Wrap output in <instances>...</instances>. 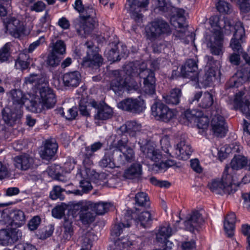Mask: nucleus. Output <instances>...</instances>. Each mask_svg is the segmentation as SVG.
<instances>
[{"instance_id": "f257e3e1", "label": "nucleus", "mask_w": 250, "mask_h": 250, "mask_svg": "<svg viewBox=\"0 0 250 250\" xmlns=\"http://www.w3.org/2000/svg\"><path fill=\"white\" fill-rule=\"evenodd\" d=\"M229 168L226 167L221 180H213L208 186L209 189L217 194H233L237 190L236 176L229 173Z\"/></svg>"}, {"instance_id": "f03ea898", "label": "nucleus", "mask_w": 250, "mask_h": 250, "mask_svg": "<svg viewBox=\"0 0 250 250\" xmlns=\"http://www.w3.org/2000/svg\"><path fill=\"white\" fill-rule=\"evenodd\" d=\"M133 71L131 76L135 77L139 76L143 79V91L149 95H153L156 93V79L154 71L146 68L145 64H142L138 67L135 66L132 68Z\"/></svg>"}, {"instance_id": "7ed1b4c3", "label": "nucleus", "mask_w": 250, "mask_h": 250, "mask_svg": "<svg viewBox=\"0 0 250 250\" xmlns=\"http://www.w3.org/2000/svg\"><path fill=\"white\" fill-rule=\"evenodd\" d=\"M134 65L127 66L126 72L124 71L116 70L113 71V78L110 83V88L116 94L120 95L125 89L130 87L131 80L134 77L130 74L133 71L132 68Z\"/></svg>"}, {"instance_id": "20e7f679", "label": "nucleus", "mask_w": 250, "mask_h": 250, "mask_svg": "<svg viewBox=\"0 0 250 250\" xmlns=\"http://www.w3.org/2000/svg\"><path fill=\"white\" fill-rule=\"evenodd\" d=\"M140 149L143 153V155L146 158L155 162L153 165V169L157 168V170L165 171L168 168L176 165V162L172 160H167L165 162L162 161L159 163L160 161L163 159V154L159 150L155 149L154 146L149 143L141 146Z\"/></svg>"}, {"instance_id": "39448f33", "label": "nucleus", "mask_w": 250, "mask_h": 250, "mask_svg": "<svg viewBox=\"0 0 250 250\" xmlns=\"http://www.w3.org/2000/svg\"><path fill=\"white\" fill-rule=\"evenodd\" d=\"M168 9L169 13L167 14V18H170L171 25L176 28L180 29L177 30L176 36L181 39H184L185 36H188L189 32L187 30V24L184 17L185 10L172 6L169 7Z\"/></svg>"}, {"instance_id": "423d86ee", "label": "nucleus", "mask_w": 250, "mask_h": 250, "mask_svg": "<svg viewBox=\"0 0 250 250\" xmlns=\"http://www.w3.org/2000/svg\"><path fill=\"white\" fill-rule=\"evenodd\" d=\"M81 14L83 21L77 27V31L80 35L85 36L92 32L98 22L96 11L92 5H85Z\"/></svg>"}, {"instance_id": "0eeeda50", "label": "nucleus", "mask_w": 250, "mask_h": 250, "mask_svg": "<svg viewBox=\"0 0 250 250\" xmlns=\"http://www.w3.org/2000/svg\"><path fill=\"white\" fill-rule=\"evenodd\" d=\"M147 39L154 41L164 35H169L171 29L169 23L163 19H155L149 23L146 27Z\"/></svg>"}, {"instance_id": "6e6552de", "label": "nucleus", "mask_w": 250, "mask_h": 250, "mask_svg": "<svg viewBox=\"0 0 250 250\" xmlns=\"http://www.w3.org/2000/svg\"><path fill=\"white\" fill-rule=\"evenodd\" d=\"M40 99L39 103L35 101H30L31 110L40 112L42 108H53L56 102V99L53 90L48 87H42L40 90Z\"/></svg>"}, {"instance_id": "1a4fd4ad", "label": "nucleus", "mask_w": 250, "mask_h": 250, "mask_svg": "<svg viewBox=\"0 0 250 250\" xmlns=\"http://www.w3.org/2000/svg\"><path fill=\"white\" fill-rule=\"evenodd\" d=\"M86 47V55L83 57L81 64L85 67L98 68L103 63V58L96 50V47L91 42L84 43Z\"/></svg>"}, {"instance_id": "9d476101", "label": "nucleus", "mask_w": 250, "mask_h": 250, "mask_svg": "<svg viewBox=\"0 0 250 250\" xmlns=\"http://www.w3.org/2000/svg\"><path fill=\"white\" fill-rule=\"evenodd\" d=\"M89 205L87 202H79L73 206V216L78 215L80 221L84 225L91 224L95 219V215L91 212L92 209Z\"/></svg>"}, {"instance_id": "9b49d317", "label": "nucleus", "mask_w": 250, "mask_h": 250, "mask_svg": "<svg viewBox=\"0 0 250 250\" xmlns=\"http://www.w3.org/2000/svg\"><path fill=\"white\" fill-rule=\"evenodd\" d=\"M151 111L157 120L165 122H169L175 116L173 110L161 102H155L151 106Z\"/></svg>"}, {"instance_id": "f8f14e48", "label": "nucleus", "mask_w": 250, "mask_h": 250, "mask_svg": "<svg viewBox=\"0 0 250 250\" xmlns=\"http://www.w3.org/2000/svg\"><path fill=\"white\" fill-rule=\"evenodd\" d=\"M118 107L132 113L139 114L146 108L144 100L141 99L126 98L118 104Z\"/></svg>"}, {"instance_id": "ddd939ff", "label": "nucleus", "mask_w": 250, "mask_h": 250, "mask_svg": "<svg viewBox=\"0 0 250 250\" xmlns=\"http://www.w3.org/2000/svg\"><path fill=\"white\" fill-rule=\"evenodd\" d=\"M235 32L230 42V47L234 52L241 54L243 48L241 43L245 36V29L241 22H237L234 26Z\"/></svg>"}, {"instance_id": "4468645a", "label": "nucleus", "mask_w": 250, "mask_h": 250, "mask_svg": "<svg viewBox=\"0 0 250 250\" xmlns=\"http://www.w3.org/2000/svg\"><path fill=\"white\" fill-rule=\"evenodd\" d=\"M4 23L6 32L15 38H19L23 33L24 28L21 21L14 17H8Z\"/></svg>"}, {"instance_id": "2eb2a0df", "label": "nucleus", "mask_w": 250, "mask_h": 250, "mask_svg": "<svg viewBox=\"0 0 250 250\" xmlns=\"http://www.w3.org/2000/svg\"><path fill=\"white\" fill-rule=\"evenodd\" d=\"M180 75L183 78L199 82L197 62L194 59L188 60L181 67Z\"/></svg>"}, {"instance_id": "dca6fc26", "label": "nucleus", "mask_w": 250, "mask_h": 250, "mask_svg": "<svg viewBox=\"0 0 250 250\" xmlns=\"http://www.w3.org/2000/svg\"><path fill=\"white\" fill-rule=\"evenodd\" d=\"M112 141L107 148L111 151L115 152H121L123 148L127 146L128 139L126 134L123 132H118L117 134L112 137Z\"/></svg>"}, {"instance_id": "f3484780", "label": "nucleus", "mask_w": 250, "mask_h": 250, "mask_svg": "<svg viewBox=\"0 0 250 250\" xmlns=\"http://www.w3.org/2000/svg\"><path fill=\"white\" fill-rule=\"evenodd\" d=\"M131 210H126L124 216L121 218V222L116 224L111 230V234L113 236L118 237L123 232L125 228H129L132 222L133 216Z\"/></svg>"}, {"instance_id": "a211bd4d", "label": "nucleus", "mask_w": 250, "mask_h": 250, "mask_svg": "<svg viewBox=\"0 0 250 250\" xmlns=\"http://www.w3.org/2000/svg\"><path fill=\"white\" fill-rule=\"evenodd\" d=\"M22 110L17 109L12 106L5 107L2 111V116L4 122L10 126H12L16 121L22 116Z\"/></svg>"}, {"instance_id": "6ab92c4d", "label": "nucleus", "mask_w": 250, "mask_h": 250, "mask_svg": "<svg viewBox=\"0 0 250 250\" xmlns=\"http://www.w3.org/2000/svg\"><path fill=\"white\" fill-rule=\"evenodd\" d=\"M176 157L180 160H186L192 152V148L185 136L181 137L175 148Z\"/></svg>"}, {"instance_id": "aec40b11", "label": "nucleus", "mask_w": 250, "mask_h": 250, "mask_svg": "<svg viewBox=\"0 0 250 250\" xmlns=\"http://www.w3.org/2000/svg\"><path fill=\"white\" fill-rule=\"evenodd\" d=\"M223 36V34L220 30H216L210 37L208 45L213 55H220L222 54Z\"/></svg>"}, {"instance_id": "412c9836", "label": "nucleus", "mask_w": 250, "mask_h": 250, "mask_svg": "<svg viewBox=\"0 0 250 250\" xmlns=\"http://www.w3.org/2000/svg\"><path fill=\"white\" fill-rule=\"evenodd\" d=\"M243 92L236 94L234 106L235 109H239L247 119H250V102L246 97H243Z\"/></svg>"}, {"instance_id": "4be33fe9", "label": "nucleus", "mask_w": 250, "mask_h": 250, "mask_svg": "<svg viewBox=\"0 0 250 250\" xmlns=\"http://www.w3.org/2000/svg\"><path fill=\"white\" fill-rule=\"evenodd\" d=\"M230 167L226 166L229 168V173L231 174L233 170H239L244 167L250 170V159L248 160L247 158L243 155L235 154L230 162Z\"/></svg>"}, {"instance_id": "5701e85b", "label": "nucleus", "mask_w": 250, "mask_h": 250, "mask_svg": "<svg viewBox=\"0 0 250 250\" xmlns=\"http://www.w3.org/2000/svg\"><path fill=\"white\" fill-rule=\"evenodd\" d=\"M182 97V89L175 87L171 89L169 93L163 95V101L169 105H176L179 104Z\"/></svg>"}, {"instance_id": "b1692460", "label": "nucleus", "mask_w": 250, "mask_h": 250, "mask_svg": "<svg viewBox=\"0 0 250 250\" xmlns=\"http://www.w3.org/2000/svg\"><path fill=\"white\" fill-rule=\"evenodd\" d=\"M9 97L12 102L11 106L22 110V107L27 98L20 89H13L9 92Z\"/></svg>"}, {"instance_id": "393cba45", "label": "nucleus", "mask_w": 250, "mask_h": 250, "mask_svg": "<svg viewBox=\"0 0 250 250\" xmlns=\"http://www.w3.org/2000/svg\"><path fill=\"white\" fill-rule=\"evenodd\" d=\"M62 81L65 86L76 87L81 81V75L77 71L67 72L63 75Z\"/></svg>"}, {"instance_id": "a878e982", "label": "nucleus", "mask_w": 250, "mask_h": 250, "mask_svg": "<svg viewBox=\"0 0 250 250\" xmlns=\"http://www.w3.org/2000/svg\"><path fill=\"white\" fill-rule=\"evenodd\" d=\"M203 222L201 214L198 211H194L191 213L190 217L184 222V225L187 230L193 232Z\"/></svg>"}, {"instance_id": "bb28decb", "label": "nucleus", "mask_w": 250, "mask_h": 250, "mask_svg": "<svg viewBox=\"0 0 250 250\" xmlns=\"http://www.w3.org/2000/svg\"><path fill=\"white\" fill-rule=\"evenodd\" d=\"M200 98H201V100L199 105L200 107L203 108H208L211 106L213 103V96L208 92H206L203 94L201 92L196 93L190 103H192L195 101H198Z\"/></svg>"}, {"instance_id": "cd10ccee", "label": "nucleus", "mask_w": 250, "mask_h": 250, "mask_svg": "<svg viewBox=\"0 0 250 250\" xmlns=\"http://www.w3.org/2000/svg\"><path fill=\"white\" fill-rule=\"evenodd\" d=\"M58 144L53 139L47 140L43 149L41 151L42 158L50 160L55 155L58 149Z\"/></svg>"}, {"instance_id": "c85d7f7f", "label": "nucleus", "mask_w": 250, "mask_h": 250, "mask_svg": "<svg viewBox=\"0 0 250 250\" xmlns=\"http://www.w3.org/2000/svg\"><path fill=\"white\" fill-rule=\"evenodd\" d=\"M33 163V159L27 154L18 156L14 159L15 167L21 170H28L31 167Z\"/></svg>"}, {"instance_id": "c756f323", "label": "nucleus", "mask_w": 250, "mask_h": 250, "mask_svg": "<svg viewBox=\"0 0 250 250\" xmlns=\"http://www.w3.org/2000/svg\"><path fill=\"white\" fill-rule=\"evenodd\" d=\"M73 220L69 216H64V222L61 227V235L62 239L66 241L69 240L74 233Z\"/></svg>"}, {"instance_id": "7c9ffc66", "label": "nucleus", "mask_w": 250, "mask_h": 250, "mask_svg": "<svg viewBox=\"0 0 250 250\" xmlns=\"http://www.w3.org/2000/svg\"><path fill=\"white\" fill-rule=\"evenodd\" d=\"M142 128V125L136 121H128L120 127V131L128 133L132 137L135 136L137 132Z\"/></svg>"}, {"instance_id": "2f4dec72", "label": "nucleus", "mask_w": 250, "mask_h": 250, "mask_svg": "<svg viewBox=\"0 0 250 250\" xmlns=\"http://www.w3.org/2000/svg\"><path fill=\"white\" fill-rule=\"evenodd\" d=\"M119 156L117 158V164L118 167L125 166L127 163H131L134 160L135 153L130 147H126L125 152H120Z\"/></svg>"}, {"instance_id": "473e14b6", "label": "nucleus", "mask_w": 250, "mask_h": 250, "mask_svg": "<svg viewBox=\"0 0 250 250\" xmlns=\"http://www.w3.org/2000/svg\"><path fill=\"white\" fill-rule=\"evenodd\" d=\"M135 215V213L132 212V220L134 219V221L137 223V225L140 223V226L144 228L150 227L152 223L153 218L149 211H143L138 215L137 217H136Z\"/></svg>"}, {"instance_id": "72a5a7b5", "label": "nucleus", "mask_w": 250, "mask_h": 250, "mask_svg": "<svg viewBox=\"0 0 250 250\" xmlns=\"http://www.w3.org/2000/svg\"><path fill=\"white\" fill-rule=\"evenodd\" d=\"M115 153L111 151V149L107 148L105 154L99 162V165L103 167L114 168L119 167L117 164V159H113V155Z\"/></svg>"}, {"instance_id": "f704fd0d", "label": "nucleus", "mask_w": 250, "mask_h": 250, "mask_svg": "<svg viewBox=\"0 0 250 250\" xmlns=\"http://www.w3.org/2000/svg\"><path fill=\"white\" fill-rule=\"evenodd\" d=\"M236 215L234 212L228 214L225 219L224 227L228 237H231L234 234Z\"/></svg>"}, {"instance_id": "c9c22d12", "label": "nucleus", "mask_w": 250, "mask_h": 250, "mask_svg": "<svg viewBox=\"0 0 250 250\" xmlns=\"http://www.w3.org/2000/svg\"><path fill=\"white\" fill-rule=\"evenodd\" d=\"M92 210L94 211L98 215H103L108 212L110 208L113 207V205L109 202H100L98 203H92L87 202Z\"/></svg>"}, {"instance_id": "e433bc0d", "label": "nucleus", "mask_w": 250, "mask_h": 250, "mask_svg": "<svg viewBox=\"0 0 250 250\" xmlns=\"http://www.w3.org/2000/svg\"><path fill=\"white\" fill-rule=\"evenodd\" d=\"M11 219V225H15L17 227H20L25 224L26 221L25 215L24 212L21 210H14L9 215Z\"/></svg>"}, {"instance_id": "4c0bfd02", "label": "nucleus", "mask_w": 250, "mask_h": 250, "mask_svg": "<svg viewBox=\"0 0 250 250\" xmlns=\"http://www.w3.org/2000/svg\"><path fill=\"white\" fill-rule=\"evenodd\" d=\"M217 70L218 67L214 66L207 67L206 73L203 78V80L202 81L199 79V83H201L204 86H208L212 82L213 79H215Z\"/></svg>"}, {"instance_id": "58836bf2", "label": "nucleus", "mask_w": 250, "mask_h": 250, "mask_svg": "<svg viewBox=\"0 0 250 250\" xmlns=\"http://www.w3.org/2000/svg\"><path fill=\"white\" fill-rule=\"evenodd\" d=\"M142 173L141 165L139 164H133L125 171L124 177L126 179H133L139 177Z\"/></svg>"}, {"instance_id": "ea45409f", "label": "nucleus", "mask_w": 250, "mask_h": 250, "mask_svg": "<svg viewBox=\"0 0 250 250\" xmlns=\"http://www.w3.org/2000/svg\"><path fill=\"white\" fill-rule=\"evenodd\" d=\"M113 114L112 108L105 104L98 107L97 113L95 115V119L97 120H106L110 118Z\"/></svg>"}, {"instance_id": "a19ab883", "label": "nucleus", "mask_w": 250, "mask_h": 250, "mask_svg": "<svg viewBox=\"0 0 250 250\" xmlns=\"http://www.w3.org/2000/svg\"><path fill=\"white\" fill-rule=\"evenodd\" d=\"M132 245V242L129 240L128 237L126 236L116 240L112 249L110 250H130V246Z\"/></svg>"}, {"instance_id": "79ce46f5", "label": "nucleus", "mask_w": 250, "mask_h": 250, "mask_svg": "<svg viewBox=\"0 0 250 250\" xmlns=\"http://www.w3.org/2000/svg\"><path fill=\"white\" fill-rule=\"evenodd\" d=\"M172 229L169 225L160 227L156 233L157 240L159 242L165 241L172 235Z\"/></svg>"}, {"instance_id": "37998d69", "label": "nucleus", "mask_w": 250, "mask_h": 250, "mask_svg": "<svg viewBox=\"0 0 250 250\" xmlns=\"http://www.w3.org/2000/svg\"><path fill=\"white\" fill-rule=\"evenodd\" d=\"M12 47V42H8L0 48V63L9 62L11 57Z\"/></svg>"}, {"instance_id": "c03bdc74", "label": "nucleus", "mask_w": 250, "mask_h": 250, "mask_svg": "<svg viewBox=\"0 0 250 250\" xmlns=\"http://www.w3.org/2000/svg\"><path fill=\"white\" fill-rule=\"evenodd\" d=\"M31 60L28 55L21 54L15 61V67L21 70H25L28 68Z\"/></svg>"}, {"instance_id": "a18cd8bd", "label": "nucleus", "mask_w": 250, "mask_h": 250, "mask_svg": "<svg viewBox=\"0 0 250 250\" xmlns=\"http://www.w3.org/2000/svg\"><path fill=\"white\" fill-rule=\"evenodd\" d=\"M79 156L82 160L83 164L90 165L92 163L90 159L94 156V154L92 151L90 146H87L81 148Z\"/></svg>"}, {"instance_id": "49530a36", "label": "nucleus", "mask_w": 250, "mask_h": 250, "mask_svg": "<svg viewBox=\"0 0 250 250\" xmlns=\"http://www.w3.org/2000/svg\"><path fill=\"white\" fill-rule=\"evenodd\" d=\"M152 2L156 5L154 9L155 12L160 13L167 17V14L169 13L168 8L171 5L167 3L165 0H153Z\"/></svg>"}, {"instance_id": "de8ad7c7", "label": "nucleus", "mask_w": 250, "mask_h": 250, "mask_svg": "<svg viewBox=\"0 0 250 250\" xmlns=\"http://www.w3.org/2000/svg\"><path fill=\"white\" fill-rule=\"evenodd\" d=\"M112 47L106 49L104 52L105 55L108 61L116 62L120 60L119 52L118 50V45L116 43H112Z\"/></svg>"}, {"instance_id": "09e8293b", "label": "nucleus", "mask_w": 250, "mask_h": 250, "mask_svg": "<svg viewBox=\"0 0 250 250\" xmlns=\"http://www.w3.org/2000/svg\"><path fill=\"white\" fill-rule=\"evenodd\" d=\"M246 82V77H244L241 69L237 71L229 80V86L238 87Z\"/></svg>"}, {"instance_id": "8fccbe9b", "label": "nucleus", "mask_w": 250, "mask_h": 250, "mask_svg": "<svg viewBox=\"0 0 250 250\" xmlns=\"http://www.w3.org/2000/svg\"><path fill=\"white\" fill-rule=\"evenodd\" d=\"M134 199L136 206L144 208L149 206V199L147 194L145 192H138L136 194Z\"/></svg>"}, {"instance_id": "3c124183", "label": "nucleus", "mask_w": 250, "mask_h": 250, "mask_svg": "<svg viewBox=\"0 0 250 250\" xmlns=\"http://www.w3.org/2000/svg\"><path fill=\"white\" fill-rule=\"evenodd\" d=\"M202 115V111L198 109H188L184 114L185 118L190 123H195L198 118Z\"/></svg>"}, {"instance_id": "603ef678", "label": "nucleus", "mask_w": 250, "mask_h": 250, "mask_svg": "<svg viewBox=\"0 0 250 250\" xmlns=\"http://www.w3.org/2000/svg\"><path fill=\"white\" fill-rule=\"evenodd\" d=\"M66 46L64 42L62 40H58L55 43H53L50 52L60 56L64 54Z\"/></svg>"}, {"instance_id": "864d4df0", "label": "nucleus", "mask_w": 250, "mask_h": 250, "mask_svg": "<svg viewBox=\"0 0 250 250\" xmlns=\"http://www.w3.org/2000/svg\"><path fill=\"white\" fill-rule=\"evenodd\" d=\"M129 8L128 10L131 14V18L137 22H142L143 16V15L140 13V8L141 7H139L138 8V5H137V8H135L136 4L133 5L129 4Z\"/></svg>"}, {"instance_id": "5fc2aeb1", "label": "nucleus", "mask_w": 250, "mask_h": 250, "mask_svg": "<svg viewBox=\"0 0 250 250\" xmlns=\"http://www.w3.org/2000/svg\"><path fill=\"white\" fill-rule=\"evenodd\" d=\"M62 58L54 53L50 52L46 60L47 64L52 67H56L58 66L61 61Z\"/></svg>"}, {"instance_id": "6e6d98bb", "label": "nucleus", "mask_w": 250, "mask_h": 250, "mask_svg": "<svg viewBox=\"0 0 250 250\" xmlns=\"http://www.w3.org/2000/svg\"><path fill=\"white\" fill-rule=\"evenodd\" d=\"M216 8L220 13L222 14H229L231 11L230 5L223 0H219L216 4Z\"/></svg>"}, {"instance_id": "4d7b16f0", "label": "nucleus", "mask_w": 250, "mask_h": 250, "mask_svg": "<svg viewBox=\"0 0 250 250\" xmlns=\"http://www.w3.org/2000/svg\"><path fill=\"white\" fill-rule=\"evenodd\" d=\"M216 129H212V132L214 134L218 137H224L227 131L226 123L223 124V122L221 121L219 125H217Z\"/></svg>"}, {"instance_id": "13d9d810", "label": "nucleus", "mask_w": 250, "mask_h": 250, "mask_svg": "<svg viewBox=\"0 0 250 250\" xmlns=\"http://www.w3.org/2000/svg\"><path fill=\"white\" fill-rule=\"evenodd\" d=\"M66 207L63 205L57 206L52 210V216L57 219H61L64 215Z\"/></svg>"}, {"instance_id": "bf43d9fd", "label": "nucleus", "mask_w": 250, "mask_h": 250, "mask_svg": "<svg viewBox=\"0 0 250 250\" xmlns=\"http://www.w3.org/2000/svg\"><path fill=\"white\" fill-rule=\"evenodd\" d=\"M160 144L162 150L166 153V156L170 155L169 153V148L171 147L169 138L167 136H164L160 140Z\"/></svg>"}, {"instance_id": "052dcab7", "label": "nucleus", "mask_w": 250, "mask_h": 250, "mask_svg": "<svg viewBox=\"0 0 250 250\" xmlns=\"http://www.w3.org/2000/svg\"><path fill=\"white\" fill-rule=\"evenodd\" d=\"M209 118L207 116H204L202 113V115L198 118L195 123H197V125L200 129L206 128L209 124Z\"/></svg>"}, {"instance_id": "680f3d73", "label": "nucleus", "mask_w": 250, "mask_h": 250, "mask_svg": "<svg viewBox=\"0 0 250 250\" xmlns=\"http://www.w3.org/2000/svg\"><path fill=\"white\" fill-rule=\"evenodd\" d=\"M63 189L60 186H56L54 187L53 190L50 193V197L52 200H56L58 198L62 200L63 197L62 195Z\"/></svg>"}, {"instance_id": "e2e57ef3", "label": "nucleus", "mask_w": 250, "mask_h": 250, "mask_svg": "<svg viewBox=\"0 0 250 250\" xmlns=\"http://www.w3.org/2000/svg\"><path fill=\"white\" fill-rule=\"evenodd\" d=\"M10 174L8 165L0 161V180L9 177Z\"/></svg>"}, {"instance_id": "0e129e2a", "label": "nucleus", "mask_w": 250, "mask_h": 250, "mask_svg": "<svg viewBox=\"0 0 250 250\" xmlns=\"http://www.w3.org/2000/svg\"><path fill=\"white\" fill-rule=\"evenodd\" d=\"M10 243V237L9 236V230H0V244L1 245H7Z\"/></svg>"}, {"instance_id": "69168bd1", "label": "nucleus", "mask_w": 250, "mask_h": 250, "mask_svg": "<svg viewBox=\"0 0 250 250\" xmlns=\"http://www.w3.org/2000/svg\"><path fill=\"white\" fill-rule=\"evenodd\" d=\"M211 116H213L211 122L212 129H216L217 125L220 124L221 121H222L223 124L226 123L224 118L219 114H212Z\"/></svg>"}, {"instance_id": "338daca9", "label": "nucleus", "mask_w": 250, "mask_h": 250, "mask_svg": "<svg viewBox=\"0 0 250 250\" xmlns=\"http://www.w3.org/2000/svg\"><path fill=\"white\" fill-rule=\"evenodd\" d=\"M41 218L38 216L33 217L28 224V227L30 230L33 231L37 229L41 223Z\"/></svg>"}, {"instance_id": "774afa93", "label": "nucleus", "mask_w": 250, "mask_h": 250, "mask_svg": "<svg viewBox=\"0 0 250 250\" xmlns=\"http://www.w3.org/2000/svg\"><path fill=\"white\" fill-rule=\"evenodd\" d=\"M21 232L16 229L9 230V236L10 237V243H13L19 240L21 237Z\"/></svg>"}]
</instances>
